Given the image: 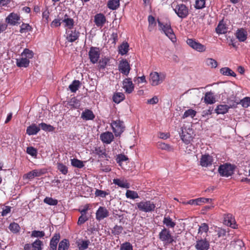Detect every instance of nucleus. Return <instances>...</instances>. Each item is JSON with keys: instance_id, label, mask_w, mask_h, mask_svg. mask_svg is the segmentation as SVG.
Segmentation results:
<instances>
[{"instance_id": "nucleus-1", "label": "nucleus", "mask_w": 250, "mask_h": 250, "mask_svg": "<svg viewBox=\"0 0 250 250\" xmlns=\"http://www.w3.org/2000/svg\"><path fill=\"white\" fill-rule=\"evenodd\" d=\"M158 24L160 30H162L173 42H175L176 41V38L171 28L170 22L164 23L158 20Z\"/></svg>"}, {"instance_id": "nucleus-2", "label": "nucleus", "mask_w": 250, "mask_h": 250, "mask_svg": "<svg viewBox=\"0 0 250 250\" xmlns=\"http://www.w3.org/2000/svg\"><path fill=\"white\" fill-rule=\"evenodd\" d=\"M171 7L177 16L181 19L186 18L189 15L188 8L183 3L173 2Z\"/></svg>"}, {"instance_id": "nucleus-3", "label": "nucleus", "mask_w": 250, "mask_h": 250, "mask_svg": "<svg viewBox=\"0 0 250 250\" xmlns=\"http://www.w3.org/2000/svg\"><path fill=\"white\" fill-rule=\"evenodd\" d=\"M155 208V204L150 200H144L136 203V208L145 212L153 211Z\"/></svg>"}, {"instance_id": "nucleus-4", "label": "nucleus", "mask_w": 250, "mask_h": 250, "mask_svg": "<svg viewBox=\"0 0 250 250\" xmlns=\"http://www.w3.org/2000/svg\"><path fill=\"white\" fill-rule=\"evenodd\" d=\"M159 239L166 244H170L174 242V237L168 229L164 228L159 232Z\"/></svg>"}, {"instance_id": "nucleus-5", "label": "nucleus", "mask_w": 250, "mask_h": 250, "mask_svg": "<svg viewBox=\"0 0 250 250\" xmlns=\"http://www.w3.org/2000/svg\"><path fill=\"white\" fill-rule=\"evenodd\" d=\"M196 241L194 244L196 250H208L210 248V242L206 237H195Z\"/></svg>"}, {"instance_id": "nucleus-6", "label": "nucleus", "mask_w": 250, "mask_h": 250, "mask_svg": "<svg viewBox=\"0 0 250 250\" xmlns=\"http://www.w3.org/2000/svg\"><path fill=\"white\" fill-rule=\"evenodd\" d=\"M110 125L116 137L120 136L125 130L124 123L120 120H112Z\"/></svg>"}, {"instance_id": "nucleus-7", "label": "nucleus", "mask_w": 250, "mask_h": 250, "mask_svg": "<svg viewBox=\"0 0 250 250\" xmlns=\"http://www.w3.org/2000/svg\"><path fill=\"white\" fill-rule=\"evenodd\" d=\"M234 167L231 164H225L219 166L218 172L221 176L229 177L234 173Z\"/></svg>"}, {"instance_id": "nucleus-8", "label": "nucleus", "mask_w": 250, "mask_h": 250, "mask_svg": "<svg viewBox=\"0 0 250 250\" xmlns=\"http://www.w3.org/2000/svg\"><path fill=\"white\" fill-rule=\"evenodd\" d=\"M186 42L190 47L197 52H204L206 50V47L194 39L188 38Z\"/></svg>"}, {"instance_id": "nucleus-9", "label": "nucleus", "mask_w": 250, "mask_h": 250, "mask_svg": "<svg viewBox=\"0 0 250 250\" xmlns=\"http://www.w3.org/2000/svg\"><path fill=\"white\" fill-rule=\"evenodd\" d=\"M101 50L99 47L92 46L88 52V57L91 62L93 64L98 62L101 55Z\"/></svg>"}, {"instance_id": "nucleus-10", "label": "nucleus", "mask_w": 250, "mask_h": 250, "mask_svg": "<svg viewBox=\"0 0 250 250\" xmlns=\"http://www.w3.org/2000/svg\"><path fill=\"white\" fill-rule=\"evenodd\" d=\"M165 78L163 74L159 75L157 72L150 74V83L153 86L158 85L163 82Z\"/></svg>"}, {"instance_id": "nucleus-11", "label": "nucleus", "mask_w": 250, "mask_h": 250, "mask_svg": "<svg viewBox=\"0 0 250 250\" xmlns=\"http://www.w3.org/2000/svg\"><path fill=\"white\" fill-rule=\"evenodd\" d=\"M118 69L120 72L125 75L128 76L131 69L130 64L126 59H123L120 61L118 65Z\"/></svg>"}, {"instance_id": "nucleus-12", "label": "nucleus", "mask_w": 250, "mask_h": 250, "mask_svg": "<svg viewBox=\"0 0 250 250\" xmlns=\"http://www.w3.org/2000/svg\"><path fill=\"white\" fill-rule=\"evenodd\" d=\"M213 162L212 156L209 154H204L201 156L200 165L203 167H208L212 165Z\"/></svg>"}, {"instance_id": "nucleus-13", "label": "nucleus", "mask_w": 250, "mask_h": 250, "mask_svg": "<svg viewBox=\"0 0 250 250\" xmlns=\"http://www.w3.org/2000/svg\"><path fill=\"white\" fill-rule=\"evenodd\" d=\"M123 87L127 94L131 93L134 89V85L131 78H125L123 82Z\"/></svg>"}, {"instance_id": "nucleus-14", "label": "nucleus", "mask_w": 250, "mask_h": 250, "mask_svg": "<svg viewBox=\"0 0 250 250\" xmlns=\"http://www.w3.org/2000/svg\"><path fill=\"white\" fill-rule=\"evenodd\" d=\"M94 22L97 27L102 28L106 22L105 16L103 13H98L94 16Z\"/></svg>"}, {"instance_id": "nucleus-15", "label": "nucleus", "mask_w": 250, "mask_h": 250, "mask_svg": "<svg viewBox=\"0 0 250 250\" xmlns=\"http://www.w3.org/2000/svg\"><path fill=\"white\" fill-rule=\"evenodd\" d=\"M67 40L70 42H73L78 39L80 36V32L76 29H69L67 32Z\"/></svg>"}, {"instance_id": "nucleus-16", "label": "nucleus", "mask_w": 250, "mask_h": 250, "mask_svg": "<svg viewBox=\"0 0 250 250\" xmlns=\"http://www.w3.org/2000/svg\"><path fill=\"white\" fill-rule=\"evenodd\" d=\"M224 223L227 226L233 229L236 228L237 225L235 220L231 214H227L224 215Z\"/></svg>"}, {"instance_id": "nucleus-17", "label": "nucleus", "mask_w": 250, "mask_h": 250, "mask_svg": "<svg viewBox=\"0 0 250 250\" xmlns=\"http://www.w3.org/2000/svg\"><path fill=\"white\" fill-rule=\"evenodd\" d=\"M108 215L109 212L108 210L103 207H100L96 212V218L98 221L108 217Z\"/></svg>"}, {"instance_id": "nucleus-18", "label": "nucleus", "mask_w": 250, "mask_h": 250, "mask_svg": "<svg viewBox=\"0 0 250 250\" xmlns=\"http://www.w3.org/2000/svg\"><path fill=\"white\" fill-rule=\"evenodd\" d=\"M100 139L104 143L109 144L113 141L114 135L112 132L106 131L101 134Z\"/></svg>"}, {"instance_id": "nucleus-19", "label": "nucleus", "mask_w": 250, "mask_h": 250, "mask_svg": "<svg viewBox=\"0 0 250 250\" xmlns=\"http://www.w3.org/2000/svg\"><path fill=\"white\" fill-rule=\"evenodd\" d=\"M235 36L239 42H244L247 39V32L243 28H239L237 30Z\"/></svg>"}, {"instance_id": "nucleus-20", "label": "nucleus", "mask_w": 250, "mask_h": 250, "mask_svg": "<svg viewBox=\"0 0 250 250\" xmlns=\"http://www.w3.org/2000/svg\"><path fill=\"white\" fill-rule=\"evenodd\" d=\"M209 227L207 224L205 223H202L199 226L198 229V233L196 237H206L207 233L208 231Z\"/></svg>"}, {"instance_id": "nucleus-21", "label": "nucleus", "mask_w": 250, "mask_h": 250, "mask_svg": "<svg viewBox=\"0 0 250 250\" xmlns=\"http://www.w3.org/2000/svg\"><path fill=\"white\" fill-rule=\"evenodd\" d=\"M230 247L231 250H244V244L242 240L237 239L230 242Z\"/></svg>"}, {"instance_id": "nucleus-22", "label": "nucleus", "mask_w": 250, "mask_h": 250, "mask_svg": "<svg viewBox=\"0 0 250 250\" xmlns=\"http://www.w3.org/2000/svg\"><path fill=\"white\" fill-rule=\"evenodd\" d=\"M233 107H235L234 104L230 106L227 104H219L217 106L215 111L217 114H225L228 112L229 108Z\"/></svg>"}, {"instance_id": "nucleus-23", "label": "nucleus", "mask_w": 250, "mask_h": 250, "mask_svg": "<svg viewBox=\"0 0 250 250\" xmlns=\"http://www.w3.org/2000/svg\"><path fill=\"white\" fill-rule=\"evenodd\" d=\"M19 20L20 17L17 14L11 13L6 18L5 21L7 23L15 25Z\"/></svg>"}, {"instance_id": "nucleus-24", "label": "nucleus", "mask_w": 250, "mask_h": 250, "mask_svg": "<svg viewBox=\"0 0 250 250\" xmlns=\"http://www.w3.org/2000/svg\"><path fill=\"white\" fill-rule=\"evenodd\" d=\"M203 99L206 104H213L216 101L214 93L211 91L206 92Z\"/></svg>"}, {"instance_id": "nucleus-25", "label": "nucleus", "mask_w": 250, "mask_h": 250, "mask_svg": "<svg viewBox=\"0 0 250 250\" xmlns=\"http://www.w3.org/2000/svg\"><path fill=\"white\" fill-rule=\"evenodd\" d=\"M113 183L116 185L122 188H128L130 187V184L125 179H114Z\"/></svg>"}, {"instance_id": "nucleus-26", "label": "nucleus", "mask_w": 250, "mask_h": 250, "mask_svg": "<svg viewBox=\"0 0 250 250\" xmlns=\"http://www.w3.org/2000/svg\"><path fill=\"white\" fill-rule=\"evenodd\" d=\"M29 62L28 59L23 57L16 59V65L18 67H27L29 66Z\"/></svg>"}, {"instance_id": "nucleus-27", "label": "nucleus", "mask_w": 250, "mask_h": 250, "mask_svg": "<svg viewBox=\"0 0 250 250\" xmlns=\"http://www.w3.org/2000/svg\"><path fill=\"white\" fill-rule=\"evenodd\" d=\"M94 153L99 156V158H105L108 160L109 157L107 154L106 153V149L103 147H95L94 149Z\"/></svg>"}, {"instance_id": "nucleus-28", "label": "nucleus", "mask_w": 250, "mask_h": 250, "mask_svg": "<svg viewBox=\"0 0 250 250\" xmlns=\"http://www.w3.org/2000/svg\"><path fill=\"white\" fill-rule=\"evenodd\" d=\"M95 117V115L93 112L88 109H85L81 114V118L85 120H93Z\"/></svg>"}, {"instance_id": "nucleus-29", "label": "nucleus", "mask_w": 250, "mask_h": 250, "mask_svg": "<svg viewBox=\"0 0 250 250\" xmlns=\"http://www.w3.org/2000/svg\"><path fill=\"white\" fill-rule=\"evenodd\" d=\"M62 22L65 23L64 26L67 27L69 29H73L74 26V21L73 19L69 17L67 14H65Z\"/></svg>"}, {"instance_id": "nucleus-30", "label": "nucleus", "mask_w": 250, "mask_h": 250, "mask_svg": "<svg viewBox=\"0 0 250 250\" xmlns=\"http://www.w3.org/2000/svg\"><path fill=\"white\" fill-rule=\"evenodd\" d=\"M216 32L218 34H223L227 32L228 27L224 23L223 21H220L215 29Z\"/></svg>"}, {"instance_id": "nucleus-31", "label": "nucleus", "mask_w": 250, "mask_h": 250, "mask_svg": "<svg viewBox=\"0 0 250 250\" xmlns=\"http://www.w3.org/2000/svg\"><path fill=\"white\" fill-rule=\"evenodd\" d=\"M40 130V126H38L35 124H32L27 127L26 133L29 135H34L37 134Z\"/></svg>"}, {"instance_id": "nucleus-32", "label": "nucleus", "mask_w": 250, "mask_h": 250, "mask_svg": "<svg viewBox=\"0 0 250 250\" xmlns=\"http://www.w3.org/2000/svg\"><path fill=\"white\" fill-rule=\"evenodd\" d=\"M119 54L124 55L126 54L129 50V44L127 42H123L118 47Z\"/></svg>"}, {"instance_id": "nucleus-33", "label": "nucleus", "mask_w": 250, "mask_h": 250, "mask_svg": "<svg viewBox=\"0 0 250 250\" xmlns=\"http://www.w3.org/2000/svg\"><path fill=\"white\" fill-rule=\"evenodd\" d=\"M125 99V94L122 92L115 93L112 97L113 101L116 104H119Z\"/></svg>"}, {"instance_id": "nucleus-34", "label": "nucleus", "mask_w": 250, "mask_h": 250, "mask_svg": "<svg viewBox=\"0 0 250 250\" xmlns=\"http://www.w3.org/2000/svg\"><path fill=\"white\" fill-rule=\"evenodd\" d=\"M148 30L149 32L152 31L156 25L155 18L152 15L148 17Z\"/></svg>"}, {"instance_id": "nucleus-35", "label": "nucleus", "mask_w": 250, "mask_h": 250, "mask_svg": "<svg viewBox=\"0 0 250 250\" xmlns=\"http://www.w3.org/2000/svg\"><path fill=\"white\" fill-rule=\"evenodd\" d=\"M77 244L79 250H85L88 248L90 244V242L89 240H83L81 242H77Z\"/></svg>"}, {"instance_id": "nucleus-36", "label": "nucleus", "mask_w": 250, "mask_h": 250, "mask_svg": "<svg viewBox=\"0 0 250 250\" xmlns=\"http://www.w3.org/2000/svg\"><path fill=\"white\" fill-rule=\"evenodd\" d=\"M157 146L159 149L166 150L167 151H173V148L169 145L159 142L157 144Z\"/></svg>"}, {"instance_id": "nucleus-37", "label": "nucleus", "mask_w": 250, "mask_h": 250, "mask_svg": "<svg viewBox=\"0 0 250 250\" xmlns=\"http://www.w3.org/2000/svg\"><path fill=\"white\" fill-rule=\"evenodd\" d=\"M163 223L167 227L170 228H174L176 225L169 216H165Z\"/></svg>"}, {"instance_id": "nucleus-38", "label": "nucleus", "mask_w": 250, "mask_h": 250, "mask_svg": "<svg viewBox=\"0 0 250 250\" xmlns=\"http://www.w3.org/2000/svg\"><path fill=\"white\" fill-rule=\"evenodd\" d=\"M220 73L225 76H229L232 77H236V74L229 68L225 67L220 69Z\"/></svg>"}, {"instance_id": "nucleus-39", "label": "nucleus", "mask_w": 250, "mask_h": 250, "mask_svg": "<svg viewBox=\"0 0 250 250\" xmlns=\"http://www.w3.org/2000/svg\"><path fill=\"white\" fill-rule=\"evenodd\" d=\"M120 6V0H109L107 3V7L111 10H116Z\"/></svg>"}, {"instance_id": "nucleus-40", "label": "nucleus", "mask_w": 250, "mask_h": 250, "mask_svg": "<svg viewBox=\"0 0 250 250\" xmlns=\"http://www.w3.org/2000/svg\"><path fill=\"white\" fill-rule=\"evenodd\" d=\"M235 104H234L235 107L240 104L243 107L247 108L250 106V98L247 97L241 100L240 102H235Z\"/></svg>"}, {"instance_id": "nucleus-41", "label": "nucleus", "mask_w": 250, "mask_h": 250, "mask_svg": "<svg viewBox=\"0 0 250 250\" xmlns=\"http://www.w3.org/2000/svg\"><path fill=\"white\" fill-rule=\"evenodd\" d=\"M196 113L197 112L195 110L190 108L185 111L182 117V118L183 119L188 117L193 118L196 116Z\"/></svg>"}, {"instance_id": "nucleus-42", "label": "nucleus", "mask_w": 250, "mask_h": 250, "mask_svg": "<svg viewBox=\"0 0 250 250\" xmlns=\"http://www.w3.org/2000/svg\"><path fill=\"white\" fill-rule=\"evenodd\" d=\"M80 86V82L79 80H74L69 86V88L72 92H76Z\"/></svg>"}, {"instance_id": "nucleus-43", "label": "nucleus", "mask_w": 250, "mask_h": 250, "mask_svg": "<svg viewBox=\"0 0 250 250\" xmlns=\"http://www.w3.org/2000/svg\"><path fill=\"white\" fill-rule=\"evenodd\" d=\"M109 62V59L108 58H103L101 59L99 62L98 68L100 70H104L106 67L107 63Z\"/></svg>"}, {"instance_id": "nucleus-44", "label": "nucleus", "mask_w": 250, "mask_h": 250, "mask_svg": "<svg viewBox=\"0 0 250 250\" xmlns=\"http://www.w3.org/2000/svg\"><path fill=\"white\" fill-rule=\"evenodd\" d=\"M71 164L73 167L79 168H82L84 167L83 161L75 158L71 159Z\"/></svg>"}, {"instance_id": "nucleus-45", "label": "nucleus", "mask_w": 250, "mask_h": 250, "mask_svg": "<svg viewBox=\"0 0 250 250\" xmlns=\"http://www.w3.org/2000/svg\"><path fill=\"white\" fill-rule=\"evenodd\" d=\"M69 246V241L67 239H63L59 244L58 250H67Z\"/></svg>"}, {"instance_id": "nucleus-46", "label": "nucleus", "mask_w": 250, "mask_h": 250, "mask_svg": "<svg viewBox=\"0 0 250 250\" xmlns=\"http://www.w3.org/2000/svg\"><path fill=\"white\" fill-rule=\"evenodd\" d=\"M21 57L28 58V60H29V59H32L33 57L34 53L29 49L25 48L21 53Z\"/></svg>"}, {"instance_id": "nucleus-47", "label": "nucleus", "mask_w": 250, "mask_h": 250, "mask_svg": "<svg viewBox=\"0 0 250 250\" xmlns=\"http://www.w3.org/2000/svg\"><path fill=\"white\" fill-rule=\"evenodd\" d=\"M57 169L63 174L66 175L68 173L67 167L61 163H58L57 164Z\"/></svg>"}, {"instance_id": "nucleus-48", "label": "nucleus", "mask_w": 250, "mask_h": 250, "mask_svg": "<svg viewBox=\"0 0 250 250\" xmlns=\"http://www.w3.org/2000/svg\"><path fill=\"white\" fill-rule=\"evenodd\" d=\"M125 196L127 198H130L131 199H135L139 198L138 193L136 191L131 190H127L125 193Z\"/></svg>"}, {"instance_id": "nucleus-49", "label": "nucleus", "mask_w": 250, "mask_h": 250, "mask_svg": "<svg viewBox=\"0 0 250 250\" xmlns=\"http://www.w3.org/2000/svg\"><path fill=\"white\" fill-rule=\"evenodd\" d=\"M39 126L40 127H41L43 130L45 131H53L55 129L53 126L50 125H47L44 123L40 124Z\"/></svg>"}, {"instance_id": "nucleus-50", "label": "nucleus", "mask_w": 250, "mask_h": 250, "mask_svg": "<svg viewBox=\"0 0 250 250\" xmlns=\"http://www.w3.org/2000/svg\"><path fill=\"white\" fill-rule=\"evenodd\" d=\"M205 62L206 64L211 68H215L218 65L217 61L212 58H207Z\"/></svg>"}, {"instance_id": "nucleus-51", "label": "nucleus", "mask_w": 250, "mask_h": 250, "mask_svg": "<svg viewBox=\"0 0 250 250\" xmlns=\"http://www.w3.org/2000/svg\"><path fill=\"white\" fill-rule=\"evenodd\" d=\"M43 245L42 242L39 239H36L32 244V247L33 250H42V246Z\"/></svg>"}, {"instance_id": "nucleus-52", "label": "nucleus", "mask_w": 250, "mask_h": 250, "mask_svg": "<svg viewBox=\"0 0 250 250\" xmlns=\"http://www.w3.org/2000/svg\"><path fill=\"white\" fill-rule=\"evenodd\" d=\"M44 203L50 205L56 206L58 204V201L57 199H53L51 197H46L43 200Z\"/></svg>"}, {"instance_id": "nucleus-53", "label": "nucleus", "mask_w": 250, "mask_h": 250, "mask_svg": "<svg viewBox=\"0 0 250 250\" xmlns=\"http://www.w3.org/2000/svg\"><path fill=\"white\" fill-rule=\"evenodd\" d=\"M32 27L28 23H23L21 26L20 32L21 33H26L28 31H31Z\"/></svg>"}, {"instance_id": "nucleus-54", "label": "nucleus", "mask_w": 250, "mask_h": 250, "mask_svg": "<svg viewBox=\"0 0 250 250\" xmlns=\"http://www.w3.org/2000/svg\"><path fill=\"white\" fill-rule=\"evenodd\" d=\"M45 236L43 231L34 230L32 231L31 237L32 238H43Z\"/></svg>"}, {"instance_id": "nucleus-55", "label": "nucleus", "mask_w": 250, "mask_h": 250, "mask_svg": "<svg viewBox=\"0 0 250 250\" xmlns=\"http://www.w3.org/2000/svg\"><path fill=\"white\" fill-rule=\"evenodd\" d=\"M123 228L121 226L115 225L111 230L114 235H119L122 233Z\"/></svg>"}, {"instance_id": "nucleus-56", "label": "nucleus", "mask_w": 250, "mask_h": 250, "mask_svg": "<svg viewBox=\"0 0 250 250\" xmlns=\"http://www.w3.org/2000/svg\"><path fill=\"white\" fill-rule=\"evenodd\" d=\"M69 105L71 108H78L80 105V102L75 98H73L69 102Z\"/></svg>"}, {"instance_id": "nucleus-57", "label": "nucleus", "mask_w": 250, "mask_h": 250, "mask_svg": "<svg viewBox=\"0 0 250 250\" xmlns=\"http://www.w3.org/2000/svg\"><path fill=\"white\" fill-rule=\"evenodd\" d=\"M206 0H195V8L196 9H201L205 7Z\"/></svg>"}, {"instance_id": "nucleus-58", "label": "nucleus", "mask_w": 250, "mask_h": 250, "mask_svg": "<svg viewBox=\"0 0 250 250\" xmlns=\"http://www.w3.org/2000/svg\"><path fill=\"white\" fill-rule=\"evenodd\" d=\"M120 250H133V249L130 242H125L121 245Z\"/></svg>"}, {"instance_id": "nucleus-59", "label": "nucleus", "mask_w": 250, "mask_h": 250, "mask_svg": "<svg viewBox=\"0 0 250 250\" xmlns=\"http://www.w3.org/2000/svg\"><path fill=\"white\" fill-rule=\"evenodd\" d=\"M26 152L32 157H36L37 155V150L33 146H28L26 148Z\"/></svg>"}, {"instance_id": "nucleus-60", "label": "nucleus", "mask_w": 250, "mask_h": 250, "mask_svg": "<svg viewBox=\"0 0 250 250\" xmlns=\"http://www.w3.org/2000/svg\"><path fill=\"white\" fill-rule=\"evenodd\" d=\"M128 158L126 156H125L124 154H119L117 155L116 161L117 163L119 164L120 165H121V163H122L124 161H126L128 160Z\"/></svg>"}, {"instance_id": "nucleus-61", "label": "nucleus", "mask_w": 250, "mask_h": 250, "mask_svg": "<svg viewBox=\"0 0 250 250\" xmlns=\"http://www.w3.org/2000/svg\"><path fill=\"white\" fill-rule=\"evenodd\" d=\"M35 175L36 177H40L46 173L47 170L45 168L37 169L33 170Z\"/></svg>"}, {"instance_id": "nucleus-62", "label": "nucleus", "mask_w": 250, "mask_h": 250, "mask_svg": "<svg viewBox=\"0 0 250 250\" xmlns=\"http://www.w3.org/2000/svg\"><path fill=\"white\" fill-rule=\"evenodd\" d=\"M19 225L16 223H11L9 226L10 230L15 233H16L19 231Z\"/></svg>"}, {"instance_id": "nucleus-63", "label": "nucleus", "mask_w": 250, "mask_h": 250, "mask_svg": "<svg viewBox=\"0 0 250 250\" xmlns=\"http://www.w3.org/2000/svg\"><path fill=\"white\" fill-rule=\"evenodd\" d=\"M181 137L182 141L187 144L190 143L191 139V136L188 133L187 134H185L183 133Z\"/></svg>"}, {"instance_id": "nucleus-64", "label": "nucleus", "mask_w": 250, "mask_h": 250, "mask_svg": "<svg viewBox=\"0 0 250 250\" xmlns=\"http://www.w3.org/2000/svg\"><path fill=\"white\" fill-rule=\"evenodd\" d=\"M95 194L96 196H100L104 198L108 194V193L104 190L96 189L95 191Z\"/></svg>"}]
</instances>
